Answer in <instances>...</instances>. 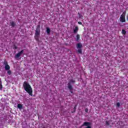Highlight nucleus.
Instances as JSON below:
<instances>
[{"label":"nucleus","mask_w":128,"mask_h":128,"mask_svg":"<svg viewBox=\"0 0 128 128\" xmlns=\"http://www.w3.org/2000/svg\"><path fill=\"white\" fill-rule=\"evenodd\" d=\"M7 74H8V76H10V74H12V71L10 70H8L7 72Z\"/></svg>","instance_id":"a211bd4d"},{"label":"nucleus","mask_w":128,"mask_h":128,"mask_svg":"<svg viewBox=\"0 0 128 128\" xmlns=\"http://www.w3.org/2000/svg\"><path fill=\"white\" fill-rule=\"evenodd\" d=\"M78 16H80V14L78 12Z\"/></svg>","instance_id":"bb28decb"},{"label":"nucleus","mask_w":128,"mask_h":128,"mask_svg":"<svg viewBox=\"0 0 128 128\" xmlns=\"http://www.w3.org/2000/svg\"><path fill=\"white\" fill-rule=\"evenodd\" d=\"M87 126L86 128H92L90 126V122H84L82 124V126Z\"/></svg>","instance_id":"39448f33"},{"label":"nucleus","mask_w":128,"mask_h":128,"mask_svg":"<svg viewBox=\"0 0 128 128\" xmlns=\"http://www.w3.org/2000/svg\"><path fill=\"white\" fill-rule=\"evenodd\" d=\"M116 106H117V108H120V102H117Z\"/></svg>","instance_id":"aec40b11"},{"label":"nucleus","mask_w":128,"mask_h":128,"mask_svg":"<svg viewBox=\"0 0 128 128\" xmlns=\"http://www.w3.org/2000/svg\"><path fill=\"white\" fill-rule=\"evenodd\" d=\"M82 44L80 43H78L76 46V48H78V54H82Z\"/></svg>","instance_id":"f03ea898"},{"label":"nucleus","mask_w":128,"mask_h":128,"mask_svg":"<svg viewBox=\"0 0 128 128\" xmlns=\"http://www.w3.org/2000/svg\"><path fill=\"white\" fill-rule=\"evenodd\" d=\"M40 25L38 24L36 30V32H40Z\"/></svg>","instance_id":"6e6552de"},{"label":"nucleus","mask_w":128,"mask_h":128,"mask_svg":"<svg viewBox=\"0 0 128 128\" xmlns=\"http://www.w3.org/2000/svg\"><path fill=\"white\" fill-rule=\"evenodd\" d=\"M10 26H12V28H14V26H16V23H14V22H10Z\"/></svg>","instance_id":"9b49d317"},{"label":"nucleus","mask_w":128,"mask_h":128,"mask_svg":"<svg viewBox=\"0 0 128 128\" xmlns=\"http://www.w3.org/2000/svg\"><path fill=\"white\" fill-rule=\"evenodd\" d=\"M78 32V27L76 26L74 30V34H76Z\"/></svg>","instance_id":"0eeeda50"},{"label":"nucleus","mask_w":128,"mask_h":128,"mask_svg":"<svg viewBox=\"0 0 128 128\" xmlns=\"http://www.w3.org/2000/svg\"><path fill=\"white\" fill-rule=\"evenodd\" d=\"M10 67L8 65H6L5 66V70H9Z\"/></svg>","instance_id":"9d476101"},{"label":"nucleus","mask_w":128,"mask_h":128,"mask_svg":"<svg viewBox=\"0 0 128 128\" xmlns=\"http://www.w3.org/2000/svg\"><path fill=\"white\" fill-rule=\"evenodd\" d=\"M24 50H22L21 51L18 52L16 55H15V58H18L22 54H24Z\"/></svg>","instance_id":"20e7f679"},{"label":"nucleus","mask_w":128,"mask_h":128,"mask_svg":"<svg viewBox=\"0 0 128 128\" xmlns=\"http://www.w3.org/2000/svg\"><path fill=\"white\" fill-rule=\"evenodd\" d=\"M34 38H35L37 42H38V40H40V39L38 38V35L34 36Z\"/></svg>","instance_id":"f8f14e48"},{"label":"nucleus","mask_w":128,"mask_h":128,"mask_svg":"<svg viewBox=\"0 0 128 128\" xmlns=\"http://www.w3.org/2000/svg\"><path fill=\"white\" fill-rule=\"evenodd\" d=\"M70 82H72V84H74L76 82V81H74L73 80H70Z\"/></svg>","instance_id":"4be33fe9"},{"label":"nucleus","mask_w":128,"mask_h":128,"mask_svg":"<svg viewBox=\"0 0 128 128\" xmlns=\"http://www.w3.org/2000/svg\"><path fill=\"white\" fill-rule=\"evenodd\" d=\"M120 20L121 22H126V12H124L120 16Z\"/></svg>","instance_id":"7ed1b4c3"},{"label":"nucleus","mask_w":128,"mask_h":128,"mask_svg":"<svg viewBox=\"0 0 128 128\" xmlns=\"http://www.w3.org/2000/svg\"><path fill=\"white\" fill-rule=\"evenodd\" d=\"M68 88L70 90V92L73 94L74 92H72V86L70 82L68 83Z\"/></svg>","instance_id":"423d86ee"},{"label":"nucleus","mask_w":128,"mask_h":128,"mask_svg":"<svg viewBox=\"0 0 128 128\" xmlns=\"http://www.w3.org/2000/svg\"><path fill=\"white\" fill-rule=\"evenodd\" d=\"M2 90V79L0 78V90Z\"/></svg>","instance_id":"2eb2a0df"},{"label":"nucleus","mask_w":128,"mask_h":128,"mask_svg":"<svg viewBox=\"0 0 128 128\" xmlns=\"http://www.w3.org/2000/svg\"><path fill=\"white\" fill-rule=\"evenodd\" d=\"M16 48H18V47H17L16 46H14V49H15V50H16Z\"/></svg>","instance_id":"a878e982"},{"label":"nucleus","mask_w":128,"mask_h":128,"mask_svg":"<svg viewBox=\"0 0 128 128\" xmlns=\"http://www.w3.org/2000/svg\"><path fill=\"white\" fill-rule=\"evenodd\" d=\"M23 88L26 92L28 94L29 96H32V86L26 82H24Z\"/></svg>","instance_id":"f257e3e1"},{"label":"nucleus","mask_w":128,"mask_h":128,"mask_svg":"<svg viewBox=\"0 0 128 128\" xmlns=\"http://www.w3.org/2000/svg\"><path fill=\"white\" fill-rule=\"evenodd\" d=\"M122 34H126V30H122Z\"/></svg>","instance_id":"6ab92c4d"},{"label":"nucleus","mask_w":128,"mask_h":128,"mask_svg":"<svg viewBox=\"0 0 128 128\" xmlns=\"http://www.w3.org/2000/svg\"><path fill=\"white\" fill-rule=\"evenodd\" d=\"M76 36V42H78V40H80V34H78Z\"/></svg>","instance_id":"dca6fc26"},{"label":"nucleus","mask_w":128,"mask_h":128,"mask_svg":"<svg viewBox=\"0 0 128 128\" xmlns=\"http://www.w3.org/2000/svg\"><path fill=\"white\" fill-rule=\"evenodd\" d=\"M40 32L36 31L35 36H40Z\"/></svg>","instance_id":"f3484780"},{"label":"nucleus","mask_w":128,"mask_h":128,"mask_svg":"<svg viewBox=\"0 0 128 128\" xmlns=\"http://www.w3.org/2000/svg\"><path fill=\"white\" fill-rule=\"evenodd\" d=\"M85 112H88V108H85Z\"/></svg>","instance_id":"5701e85b"},{"label":"nucleus","mask_w":128,"mask_h":128,"mask_svg":"<svg viewBox=\"0 0 128 128\" xmlns=\"http://www.w3.org/2000/svg\"><path fill=\"white\" fill-rule=\"evenodd\" d=\"M17 106L18 108H20V110H22V104H18Z\"/></svg>","instance_id":"ddd939ff"},{"label":"nucleus","mask_w":128,"mask_h":128,"mask_svg":"<svg viewBox=\"0 0 128 128\" xmlns=\"http://www.w3.org/2000/svg\"><path fill=\"white\" fill-rule=\"evenodd\" d=\"M78 24H82V23L80 22H78Z\"/></svg>","instance_id":"393cba45"},{"label":"nucleus","mask_w":128,"mask_h":128,"mask_svg":"<svg viewBox=\"0 0 128 128\" xmlns=\"http://www.w3.org/2000/svg\"><path fill=\"white\" fill-rule=\"evenodd\" d=\"M46 32L48 34H50V28H46Z\"/></svg>","instance_id":"4468645a"},{"label":"nucleus","mask_w":128,"mask_h":128,"mask_svg":"<svg viewBox=\"0 0 128 128\" xmlns=\"http://www.w3.org/2000/svg\"><path fill=\"white\" fill-rule=\"evenodd\" d=\"M4 64L5 66L8 65V62H6V60L4 61Z\"/></svg>","instance_id":"412c9836"},{"label":"nucleus","mask_w":128,"mask_h":128,"mask_svg":"<svg viewBox=\"0 0 128 128\" xmlns=\"http://www.w3.org/2000/svg\"><path fill=\"white\" fill-rule=\"evenodd\" d=\"M78 106V105L76 104L74 108V111H72V114H74V112H76V107Z\"/></svg>","instance_id":"1a4fd4ad"},{"label":"nucleus","mask_w":128,"mask_h":128,"mask_svg":"<svg viewBox=\"0 0 128 128\" xmlns=\"http://www.w3.org/2000/svg\"><path fill=\"white\" fill-rule=\"evenodd\" d=\"M106 126H108L110 124V122H108V121L106 122Z\"/></svg>","instance_id":"b1692460"}]
</instances>
